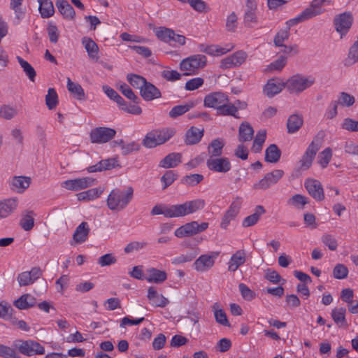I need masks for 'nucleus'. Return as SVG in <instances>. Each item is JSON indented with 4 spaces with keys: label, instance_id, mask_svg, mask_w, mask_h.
<instances>
[{
    "label": "nucleus",
    "instance_id": "obj_52",
    "mask_svg": "<svg viewBox=\"0 0 358 358\" xmlns=\"http://www.w3.org/2000/svg\"><path fill=\"white\" fill-rule=\"evenodd\" d=\"M10 8L14 12V17L12 20L13 25H18L21 23L22 20L25 17L26 11L22 6H10Z\"/></svg>",
    "mask_w": 358,
    "mask_h": 358
},
{
    "label": "nucleus",
    "instance_id": "obj_41",
    "mask_svg": "<svg viewBox=\"0 0 358 358\" xmlns=\"http://www.w3.org/2000/svg\"><path fill=\"white\" fill-rule=\"evenodd\" d=\"M224 145V142L219 138L213 140L208 148L209 157L214 158L220 157L222 153Z\"/></svg>",
    "mask_w": 358,
    "mask_h": 358
},
{
    "label": "nucleus",
    "instance_id": "obj_21",
    "mask_svg": "<svg viewBox=\"0 0 358 358\" xmlns=\"http://www.w3.org/2000/svg\"><path fill=\"white\" fill-rule=\"evenodd\" d=\"M284 88L286 89L285 82L282 83L278 78H271L264 85L263 91L266 96L272 98Z\"/></svg>",
    "mask_w": 358,
    "mask_h": 358
},
{
    "label": "nucleus",
    "instance_id": "obj_35",
    "mask_svg": "<svg viewBox=\"0 0 358 358\" xmlns=\"http://www.w3.org/2000/svg\"><path fill=\"white\" fill-rule=\"evenodd\" d=\"M148 275L145 279L148 282L161 283L167 278V274L164 271H160L155 268H150L147 270Z\"/></svg>",
    "mask_w": 358,
    "mask_h": 358
},
{
    "label": "nucleus",
    "instance_id": "obj_18",
    "mask_svg": "<svg viewBox=\"0 0 358 358\" xmlns=\"http://www.w3.org/2000/svg\"><path fill=\"white\" fill-rule=\"evenodd\" d=\"M219 253L211 252L210 254H206L201 255L194 262V268L197 271L204 272L210 269L215 264V260L218 256Z\"/></svg>",
    "mask_w": 358,
    "mask_h": 358
},
{
    "label": "nucleus",
    "instance_id": "obj_12",
    "mask_svg": "<svg viewBox=\"0 0 358 358\" xmlns=\"http://www.w3.org/2000/svg\"><path fill=\"white\" fill-rule=\"evenodd\" d=\"M116 134L114 129L99 127L93 129L90 134L91 142L93 143H105L113 139Z\"/></svg>",
    "mask_w": 358,
    "mask_h": 358
},
{
    "label": "nucleus",
    "instance_id": "obj_54",
    "mask_svg": "<svg viewBox=\"0 0 358 358\" xmlns=\"http://www.w3.org/2000/svg\"><path fill=\"white\" fill-rule=\"evenodd\" d=\"M243 23L246 27H253L258 24L256 11L245 10L243 15Z\"/></svg>",
    "mask_w": 358,
    "mask_h": 358
},
{
    "label": "nucleus",
    "instance_id": "obj_3",
    "mask_svg": "<svg viewBox=\"0 0 358 358\" xmlns=\"http://www.w3.org/2000/svg\"><path fill=\"white\" fill-rule=\"evenodd\" d=\"M203 106L217 110V114L223 116L231 115L235 108L225 93L221 92H211L207 94L203 99Z\"/></svg>",
    "mask_w": 358,
    "mask_h": 358
},
{
    "label": "nucleus",
    "instance_id": "obj_61",
    "mask_svg": "<svg viewBox=\"0 0 358 358\" xmlns=\"http://www.w3.org/2000/svg\"><path fill=\"white\" fill-rule=\"evenodd\" d=\"M17 114V110L8 105H3L0 108V117L5 120H10Z\"/></svg>",
    "mask_w": 358,
    "mask_h": 358
},
{
    "label": "nucleus",
    "instance_id": "obj_57",
    "mask_svg": "<svg viewBox=\"0 0 358 358\" xmlns=\"http://www.w3.org/2000/svg\"><path fill=\"white\" fill-rule=\"evenodd\" d=\"M289 203L294 206V207L303 209L304 206L308 203V199L301 194H295L292 196L289 200Z\"/></svg>",
    "mask_w": 358,
    "mask_h": 358
},
{
    "label": "nucleus",
    "instance_id": "obj_6",
    "mask_svg": "<svg viewBox=\"0 0 358 358\" xmlns=\"http://www.w3.org/2000/svg\"><path fill=\"white\" fill-rule=\"evenodd\" d=\"M315 83V79L313 76L296 73L286 80L285 86L290 94H299L310 88Z\"/></svg>",
    "mask_w": 358,
    "mask_h": 358
},
{
    "label": "nucleus",
    "instance_id": "obj_29",
    "mask_svg": "<svg viewBox=\"0 0 358 358\" xmlns=\"http://www.w3.org/2000/svg\"><path fill=\"white\" fill-rule=\"evenodd\" d=\"M69 92L73 99L80 102L85 101L87 99L82 86L79 83L73 82L70 78H69Z\"/></svg>",
    "mask_w": 358,
    "mask_h": 358
},
{
    "label": "nucleus",
    "instance_id": "obj_15",
    "mask_svg": "<svg viewBox=\"0 0 358 358\" xmlns=\"http://www.w3.org/2000/svg\"><path fill=\"white\" fill-rule=\"evenodd\" d=\"M284 171L280 169H275L266 173L257 183L253 185L254 189H266L271 186L276 184L283 176Z\"/></svg>",
    "mask_w": 358,
    "mask_h": 358
},
{
    "label": "nucleus",
    "instance_id": "obj_40",
    "mask_svg": "<svg viewBox=\"0 0 358 358\" xmlns=\"http://www.w3.org/2000/svg\"><path fill=\"white\" fill-rule=\"evenodd\" d=\"M82 43L88 54L90 58L97 60L99 48L96 43L92 41L90 38L84 37Z\"/></svg>",
    "mask_w": 358,
    "mask_h": 358
},
{
    "label": "nucleus",
    "instance_id": "obj_11",
    "mask_svg": "<svg viewBox=\"0 0 358 358\" xmlns=\"http://www.w3.org/2000/svg\"><path fill=\"white\" fill-rule=\"evenodd\" d=\"M208 227V222H201L199 224L196 221H192L178 227L175 231L174 234L178 238L192 236L205 231Z\"/></svg>",
    "mask_w": 358,
    "mask_h": 358
},
{
    "label": "nucleus",
    "instance_id": "obj_43",
    "mask_svg": "<svg viewBox=\"0 0 358 358\" xmlns=\"http://www.w3.org/2000/svg\"><path fill=\"white\" fill-rule=\"evenodd\" d=\"M214 311L215 319L216 322L224 327H230V323L228 321L227 315L223 309L219 308V304L215 303L213 306Z\"/></svg>",
    "mask_w": 358,
    "mask_h": 358
},
{
    "label": "nucleus",
    "instance_id": "obj_50",
    "mask_svg": "<svg viewBox=\"0 0 358 358\" xmlns=\"http://www.w3.org/2000/svg\"><path fill=\"white\" fill-rule=\"evenodd\" d=\"M178 176V174L174 171H166L161 177V182L163 184L162 189H165L172 185L177 180Z\"/></svg>",
    "mask_w": 358,
    "mask_h": 358
},
{
    "label": "nucleus",
    "instance_id": "obj_46",
    "mask_svg": "<svg viewBox=\"0 0 358 358\" xmlns=\"http://www.w3.org/2000/svg\"><path fill=\"white\" fill-rule=\"evenodd\" d=\"M346 310L345 308H334L331 311V317L335 323L339 326L346 324L345 320Z\"/></svg>",
    "mask_w": 358,
    "mask_h": 358
},
{
    "label": "nucleus",
    "instance_id": "obj_44",
    "mask_svg": "<svg viewBox=\"0 0 358 358\" xmlns=\"http://www.w3.org/2000/svg\"><path fill=\"white\" fill-rule=\"evenodd\" d=\"M155 34L162 41L171 43V38H173L174 36V31L165 27H160L156 30Z\"/></svg>",
    "mask_w": 358,
    "mask_h": 358
},
{
    "label": "nucleus",
    "instance_id": "obj_49",
    "mask_svg": "<svg viewBox=\"0 0 358 358\" xmlns=\"http://www.w3.org/2000/svg\"><path fill=\"white\" fill-rule=\"evenodd\" d=\"M122 94L129 100L132 101L134 103H139L141 101L138 98L132 91L131 87L126 83H123L120 84L119 88Z\"/></svg>",
    "mask_w": 358,
    "mask_h": 358
},
{
    "label": "nucleus",
    "instance_id": "obj_1",
    "mask_svg": "<svg viewBox=\"0 0 358 358\" xmlns=\"http://www.w3.org/2000/svg\"><path fill=\"white\" fill-rule=\"evenodd\" d=\"M331 0H313L308 7L304 9L299 15L286 22L287 27L280 29L275 36L273 43L275 46H285L284 41L289 37V29L299 23L312 19L322 14L324 11L323 5L325 2L330 3Z\"/></svg>",
    "mask_w": 358,
    "mask_h": 358
},
{
    "label": "nucleus",
    "instance_id": "obj_58",
    "mask_svg": "<svg viewBox=\"0 0 358 358\" xmlns=\"http://www.w3.org/2000/svg\"><path fill=\"white\" fill-rule=\"evenodd\" d=\"M197 255V252L196 250H192L190 252H186V254L180 255L178 257H174L172 259V264H180L187 262H191Z\"/></svg>",
    "mask_w": 358,
    "mask_h": 358
},
{
    "label": "nucleus",
    "instance_id": "obj_55",
    "mask_svg": "<svg viewBox=\"0 0 358 358\" xmlns=\"http://www.w3.org/2000/svg\"><path fill=\"white\" fill-rule=\"evenodd\" d=\"M185 3H188L194 10L199 13H207L210 10L208 4L202 0H185Z\"/></svg>",
    "mask_w": 358,
    "mask_h": 358
},
{
    "label": "nucleus",
    "instance_id": "obj_62",
    "mask_svg": "<svg viewBox=\"0 0 358 358\" xmlns=\"http://www.w3.org/2000/svg\"><path fill=\"white\" fill-rule=\"evenodd\" d=\"M13 308L10 304L5 301L0 302V318L10 320L12 317Z\"/></svg>",
    "mask_w": 358,
    "mask_h": 358
},
{
    "label": "nucleus",
    "instance_id": "obj_38",
    "mask_svg": "<svg viewBox=\"0 0 358 358\" xmlns=\"http://www.w3.org/2000/svg\"><path fill=\"white\" fill-rule=\"evenodd\" d=\"M38 10L43 18H49L55 13L53 3L51 0H38Z\"/></svg>",
    "mask_w": 358,
    "mask_h": 358
},
{
    "label": "nucleus",
    "instance_id": "obj_17",
    "mask_svg": "<svg viewBox=\"0 0 358 358\" xmlns=\"http://www.w3.org/2000/svg\"><path fill=\"white\" fill-rule=\"evenodd\" d=\"M304 186L308 194L315 200L321 201L324 199V190L321 182L315 179H307Z\"/></svg>",
    "mask_w": 358,
    "mask_h": 358
},
{
    "label": "nucleus",
    "instance_id": "obj_7",
    "mask_svg": "<svg viewBox=\"0 0 358 358\" xmlns=\"http://www.w3.org/2000/svg\"><path fill=\"white\" fill-rule=\"evenodd\" d=\"M323 136L324 134L321 131L313 138L312 142L299 161V170L306 171L312 166L315 155L322 146Z\"/></svg>",
    "mask_w": 358,
    "mask_h": 358
},
{
    "label": "nucleus",
    "instance_id": "obj_20",
    "mask_svg": "<svg viewBox=\"0 0 358 358\" xmlns=\"http://www.w3.org/2000/svg\"><path fill=\"white\" fill-rule=\"evenodd\" d=\"M41 275L39 268L34 267L29 271H24L18 275L17 281L20 286H27L33 284Z\"/></svg>",
    "mask_w": 358,
    "mask_h": 358
},
{
    "label": "nucleus",
    "instance_id": "obj_51",
    "mask_svg": "<svg viewBox=\"0 0 358 358\" xmlns=\"http://www.w3.org/2000/svg\"><path fill=\"white\" fill-rule=\"evenodd\" d=\"M192 107V103L176 106L169 111V117L175 119L189 111Z\"/></svg>",
    "mask_w": 358,
    "mask_h": 358
},
{
    "label": "nucleus",
    "instance_id": "obj_16",
    "mask_svg": "<svg viewBox=\"0 0 358 358\" xmlns=\"http://www.w3.org/2000/svg\"><path fill=\"white\" fill-rule=\"evenodd\" d=\"M247 53L244 51H237L231 55L222 59L220 68L231 69L241 66L246 59Z\"/></svg>",
    "mask_w": 358,
    "mask_h": 358
},
{
    "label": "nucleus",
    "instance_id": "obj_64",
    "mask_svg": "<svg viewBox=\"0 0 358 358\" xmlns=\"http://www.w3.org/2000/svg\"><path fill=\"white\" fill-rule=\"evenodd\" d=\"M116 262L117 258L112 253L103 255L98 259V264L102 267L113 265Z\"/></svg>",
    "mask_w": 358,
    "mask_h": 358
},
{
    "label": "nucleus",
    "instance_id": "obj_2",
    "mask_svg": "<svg viewBox=\"0 0 358 358\" xmlns=\"http://www.w3.org/2000/svg\"><path fill=\"white\" fill-rule=\"evenodd\" d=\"M205 206L206 202L203 199H196L169 206L156 205L152 208L151 215H163L167 218L185 217L203 209Z\"/></svg>",
    "mask_w": 358,
    "mask_h": 358
},
{
    "label": "nucleus",
    "instance_id": "obj_33",
    "mask_svg": "<svg viewBox=\"0 0 358 358\" xmlns=\"http://www.w3.org/2000/svg\"><path fill=\"white\" fill-rule=\"evenodd\" d=\"M232 48H225L218 45H199L200 51L212 56H221L231 50Z\"/></svg>",
    "mask_w": 358,
    "mask_h": 358
},
{
    "label": "nucleus",
    "instance_id": "obj_19",
    "mask_svg": "<svg viewBox=\"0 0 358 358\" xmlns=\"http://www.w3.org/2000/svg\"><path fill=\"white\" fill-rule=\"evenodd\" d=\"M31 184V178L24 176H15L9 181L10 188L19 194L24 192Z\"/></svg>",
    "mask_w": 358,
    "mask_h": 358
},
{
    "label": "nucleus",
    "instance_id": "obj_23",
    "mask_svg": "<svg viewBox=\"0 0 358 358\" xmlns=\"http://www.w3.org/2000/svg\"><path fill=\"white\" fill-rule=\"evenodd\" d=\"M18 206L16 197H12L0 201V220L8 217Z\"/></svg>",
    "mask_w": 358,
    "mask_h": 358
},
{
    "label": "nucleus",
    "instance_id": "obj_30",
    "mask_svg": "<svg viewBox=\"0 0 358 358\" xmlns=\"http://www.w3.org/2000/svg\"><path fill=\"white\" fill-rule=\"evenodd\" d=\"M245 252L244 250H239L234 253L228 263V270L231 272L236 271L239 266L245 262Z\"/></svg>",
    "mask_w": 358,
    "mask_h": 358
},
{
    "label": "nucleus",
    "instance_id": "obj_31",
    "mask_svg": "<svg viewBox=\"0 0 358 358\" xmlns=\"http://www.w3.org/2000/svg\"><path fill=\"white\" fill-rule=\"evenodd\" d=\"M36 303V298L30 294H24L13 301V305L20 310L33 307Z\"/></svg>",
    "mask_w": 358,
    "mask_h": 358
},
{
    "label": "nucleus",
    "instance_id": "obj_25",
    "mask_svg": "<svg viewBox=\"0 0 358 358\" xmlns=\"http://www.w3.org/2000/svg\"><path fill=\"white\" fill-rule=\"evenodd\" d=\"M181 162L182 154L180 152H171L159 162L158 166L163 169L175 168Z\"/></svg>",
    "mask_w": 358,
    "mask_h": 358
},
{
    "label": "nucleus",
    "instance_id": "obj_34",
    "mask_svg": "<svg viewBox=\"0 0 358 358\" xmlns=\"http://www.w3.org/2000/svg\"><path fill=\"white\" fill-rule=\"evenodd\" d=\"M90 228L88 227L87 222H83L78 226L75 232L73 233V239L76 243L80 244L85 241L88 236Z\"/></svg>",
    "mask_w": 358,
    "mask_h": 358
},
{
    "label": "nucleus",
    "instance_id": "obj_48",
    "mask_svg": "<svg viewBox=\"0 0 358 358\" xmlns=\"http://www.w3.org/2000/svg\"><path fill=\"white\" fill-rule=\"evenodd\" d=\"M45 104L48 109H54L58 104L57 94L54 88H49L45 96Z\"/></svg>",
    "mask_w": 358,
    "mask_h": 358
},
{
    "label": "nucleus",
    "instance_id": "obj_63",
    "mask_svg": "<svg viewBox=\"0 0 358 358\" xmlns=\"http://www.w3.org/2000/svg\"><path fill=\"white\" fill-rule=\"evenodd\" d=\"M348 269L342 264H338L333 269V275L336 279H344L348 277Z\"/></svg>",
    "mask_w": 358,
    "mask_h": 358
},
{
    "label": "nucleus",
    "instance_id": "obj_53",
    "mask_svg": "<svg viewBox=\"0 0 358 358\" xmlns=\"http://www.w3.org/2000/svg\"><path fill=\"white\" fill-rule=\"evenodd\" d=\"M203 180V176L199 173H193L184 176L181 182L188 186H195Z\"/></svg>",
    "mask_w": 358,
    "mask_h": 358
},
{
    "label": "nucleus",
    "instance_id": "obj_60",
    "mask_svg": "<svg viewBox=\"0 0 358 358\" xmlns=\"http://www.w3.org/2000/svg\"><path fill=\"white\" fill-rule=\"evenodd\" d=\"M336 101L342 106L350 107L355 103V99L352 95L343 92L340 93L338 101Z\"/></svg>",
    "mask_w": 358,
    "mask_h": 358
},
{
    "label": "nucleus",
    "instance_id": "obj_26",
    "mask_svg": "<svg viewBox=\"0 0 358 358\" xmlns=\"http://www.w3.org/2000/svg\"><path fill=\"white\" fill-rule=\"evenodd\" d=\"M117 160L114 158L103 159L94 165L88 166L87 171L88 173H94L104 170H110L117 166Z\"/></svg>",
    "mask_w": 358,
    "mask_h": 358
},
{
    "label": "nucleus",
    "instance_id": "obj_8",
    "mask_svg": "<svg viewBox=\"0 0 358 358\" xmlns=\"http://www.w3.org/2000/svg\"><path fill=\"white\" fill-rule=\"evenodd\" d=\"M207 64V58L203 55H193L183 59L179 64L180 69L184 71V75H194L204 68Z\"/></svg>",
    "mask_w": 358,
    "mask_h": 358
},
{
    "label": "nucleus",
    "instance_id": "obj_4",
    "mask_svg": "<svg viewBox=\"0 0 358 358\" xmlns=\"http://www.w3.org/2000/svg\"><path fill=\"white\" fill-rule=\"evenodd\" d=\"M134 189L128 187L125 191L113 189L107 198V206L112 210L120 211L124 209L133 199Z\"/></svg>",
    "mask_w": 358,
    "mask_h": 358
},
{
    "label": "nucleus",
    "instance_id": "obj_9",
    "mask_svg": "<svg viewBox=\"0 0 358 358\" xmlns=\"http://www.w3.org/2000/svg\"><path fill=\"white\" fill-rule=\"evenodd\" d=\"M13 346L18 350L19 352L29 357L45 353L44 347L31 340H16L13 342Z\"/></svg>",
    "mask_w": 358,
    "mask_h": 358
},
{
    "label": "nucleus",
    "instance_id": "obj_42",
    "mask_svg": "<svg viewBox=\"0 0 358 358\" xmlns=\"http://www.w3.org/2000/svg\"><path fill=\"white\" fill-rule=\"evenodd\" d=\"M266 138V132L265 130H259L254 138L251 150L255 153H259L262 151L263 144Z\"/></svg>",
    "mask_w": 358,
    "mask_h": 358
},
{
    "label": "nucleus",
    "instance_id": "obj_10",
    "mask_svg": "<svg viewBox=\"0 0 358 358\" xmlns=\"http://www.w3.org/2000/svg\"><path fill=\"white\" fill-rule=\"evenodd\" d=\"M354 17L352 13L346 11L336 15L334 18V26L336 31L340 34L341 38H343L350 31Z\"/></svg>",
    "mask_w": 358,
    "mask_h": 358
},
{
    "label": "nucleus",
    "instance_id": "obj_24",
    "mask_svg": "<svg viewBox=\"0 0 358 358\" xmlns=\"http://www.w3.org/2000/svg\"><path fill=\"white\" fill-rule=\"evenodd\" d=\"M96 180L91 177H84L69 180V190L79 191L94 185Z\"/></svg>",
    "mask_w": 358,
    "mask_h": 358
},
{
    "label": "nucleus",
    "instance_id": "obj_32",
    "mask_svg": "<svg viewBox=\"0 0 358 358\" xmlns=\"http://www.w3.org/2000/svg\"><path fill=\"white\" fill-rule=\"evenodd\" d=\"M254 136V129L248 122H242L238 128V141L241 143L250 141Z\"/></svg>",
    "mask_w": 358,
    "mask_h": 358
},
{
    "label": "nucleus",
    "instance_id": "obj_37",
    "mask_svg": "<svg viewBox=\"0 0 358 358\" xmlns=\"http://www.w3.org/2000/svg\"><path fill=\"white\" fill-rule=\"evenodd\" d=\"M303 120L299 114L291 115L287 120V128L289 134H294L302 127Z\"/></svg>",
    "mask_w": 358,
    "mask_h": 358
},
{
    "label": "nucleus",
    "instance_id": "obj_13",
    "mask_svg": "<svg viewBox=\"0 0 358 358\" xmlns=\"http://www.w3.org/2000/svg\"><path fill=\"white\" fill-rule=\"evenodd\" d=\"M243 203V199L240 196H236L232 201L228 210L225 212L224 215L222 218L220 223V227L226 229L230 222L235 219L237 215L239 213Z\"/></svg>",
    "mask_w": 358,
    "mask_h": 358
},
{
    "label": "nucleus",
    "instance_id": "obj_56",
    "mask_svg": "<svg viewBox=\"0 0 358 358\" xmlns=\"http://www.w3.org/2000/svg\"><path fill=\"white\" fill-rule=\"evenodd\" d=\"M0 357L3 358H20L19 353L15 348L0 344Z\"/></svg>",
    "mask_w": 358,
    "mask_h": 358
},
{
    "label": "nucleus",
    "instance_id": "obj_27",
    "mask_svg": "<svg viewBox=\"0 0 358 358\" xmlns=\"http://www.w3.org/2000/svg\"><path fill=\"white\" fill-rule=\"evenodd\" d=\"M104 191L103 187H98L92 188L88 190L80 192L76 194L77 199L80 201H93L102 194Z\"/></svg>",
    "mask_w": 358,
    "mask_h": 358
},
{
    "label": "nucleus",
    "instance_id": "obj_36",
    "mask_svg": "<svg viewBox=\"0 0 358 358\" xmlns=\"http://www.w3.org/2000/svg\"><path fill=\"white\" fill-rule=\"evenodd\" d=\"M265 212L266 210L262 206H257L254 213L244 218L242 222L243 227H249L255 225Z\"/></svg>",
    "mask_w": 358,
    "mask_h": 358
},
{
    "label": "nucleus",
    "instance_id": "obj_14",
    "mask_svg": "<svg viewBox=\"0 0 358 358\" xmlns=\"http://www.w3.org/2000/svg\"><path fill=\"white\" fill-rule=\"evenodd\" d=\"M208 169L216 173H226L231 169V164L227 157H209L206 161Z\"/></svg>",
    "mask_w": 358,
    "mask_h": 358
},
{
    "label": "nucleus",
    "instance_id": "obj_28",
    "mask_svg": "<svg viewBox=\"0 0 358 358\" xmlns=\"http://www.w3.org/2000/svg\"><path fill=\"white\" fill-rule=\"evenodd\" d=\"M203 136V129L196 127H191L186 132L185 143L186 145H194L198 143Z\"/></svg>",
    "mask_w": 358,
    "mask_h": 358
},
{
    "label": "nucleus",
    "instance_id": "obj_22",
    "mask_svg": "<svg viewBox=\"0 0 358 358\" xmlns=\"http://www.w3.org/2000/svg\"><path fill=\"white\" fill-rule=\"evenodd\" d=\"M140 95L145 101H150L160 98L162 93L156 86L147 81L141 89Z\"/></svg>",
    "mask_w": 358,
    "mask_h": 358
},
{
    "label": "nucleus",
    "instance_id": "obj_47",
    "mask_svg": "<svg viewBox=\"0 0 358 358\" xmlns=\"http://www.w3.org/2000/svg\"><path fill=\"white\" fill-rule=\"evenodd\" d=\"M17 59L29 80L34 81L36 73L31 65L20 57H17Z\"/></svg>",
    "mask_w": 358,
    "mask_h": 358
},
{
    "label": "nucleus",
    "instance_id": "obj_45",
    "mask_svg": "<svg viewBox=\"0 0 358 358\" xmlns=\"http://www.w3.org/2000/svg\"><path fill=\"white\" fill-rule=\"evenodd\" d=\"M127 80L133 87L138 89L140 91L147 82V80L143 76L134 73L128 74Z\"/></svg>",
    "mask_w": 358,
    "mask_h": 358
},
{
    "label": "nucleus",
    "instance_id": "obj_39",
    "mask_svg": "<svg viewBox=\"0 0 358 358\" xmlns=\"http://www.w3.org/2000/svg\"><path fill=\"white\" fill-rule=\"evenodd\" d=\"M281 151L275 144H271L265 150V161L276 163L280 160Z\"/></svg>",
    "mask_w": 358,
    "mask_h": 358
},
{
    "label": "nucleus",
    "instance_id": "obj_59",
    "mask_svg": "<svg viewBox=\"0 0 358 358\" xmlns=\"http://www.w3.org/2000/svg\"><path fill=\"white\" fill-rule=\"evenodd\" d=\"M331 149L330 148H327L320 153L318 157V163L322 168H325L331 161Z\"/></svg>",
    "mask_w": 358,
    "mask_h": 358
},
{
    "label": "nucleus",
    "instance_id": "obj_5",
    "mask_svg": "<svg viewBox=\"0 0 358 358\" xmlns=\"http://www.w3.org/2000/svg\"><path fill=\"white\" fill-rule=\"evenodd\" d=\"M175 134L176 130L169 127L152 129L145 136L142 144L146 148H154L166 143Z\"/></svg>",
    "mask_w": 358,
    "mask_h": 358
}]
</instances>
